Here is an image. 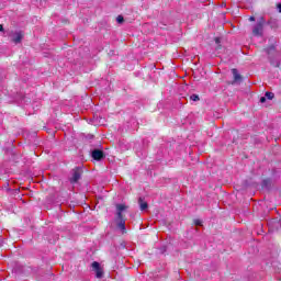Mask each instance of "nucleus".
<instances>
[{
	"label": "nucleus",
	"mask_w": 281,
	"mask_h": 281,
	"mask_svg": "<svg viewBox=\"0 0 281 281\" xmlns=\"http://www.w3.org/2000/svg\"><path fill=\"white\" fill-rule=\"evenodd\" d=\"M0 32H3V25L0 24Z\"/></svg>",
	"instance_id": "obj_17"
},
{
	"label": "nucleus",
	"mask_w": 281,
	"mask_h": 281,
	"mask_svg": "<svg viewBox=\"0 0 281 281\" xmlns=\"http://www.w3.org/2000/svg\"><path fill=\"white\" fill-rule=\"evenodd\" d=\"M216 43H218V38H216Z\"/></svg>",
	"instance_id": "obj_18"
},
{
	"label": "nucleus",
	"mask_w": 281,
	"mask_h": 281,
	"mask_svg": "<svg viewBox=\"0 0 281 281\" xmlns=\"http://www.w3.org/2000/svg\"><path fill=\"white\" fill-rule=\"evenodd\" d=\"M81 175H82V169L75 168L72 170V177L70 178V183H78V180L80 179Z\"/></svg>",
	"instance_id": "obj_4"
},
{
	"label": "nucleus",
	"mask_w": 281,
	"mask_h": 281,
	"mask_svg": "<svg viewBox=\"0 0 281 281\" xmlns=\"http://www.w3.org/2000/svg\"><path fill=\"white\" fill-rule=\"evenodd\" d=\"M138 203H139V207H140V210H142V212H144L145 210H148V203H147V202H144V201L142 200V198H139Z\"/></svg>",
	"instance_id": "obj_7"
},
{
	"label": "nucleus",
	"mask_w": 281,
	"mask_h": 281,
	"mask_svg": "<svg viewBox=\"0 0 281 281\" xmlns=\"http://www.w3.org/2000/svg\"><path fill=\"white\" fill-rule=\"evenodd\" d=\"M116 221H117V227L119 229H122V232L126 231V221L124 220V215L122 213L126 212L128 210V206L126 204H116Z\"/></svg>",
	"instance_id": "obj_1"
},
{
	"label": "nucleus",
	"mask_w": 281,
	"mask_h": 281,
	"mask_svg": "<svg viewBox=\"0 0 281 281\" xmlns=\"http://www.w3.org/2000/svg\"><path fill=\"white\" fill-rule=\"evenodd\" d=\"M277 8L279 9V12H281V3H278Z\"/></svg>",
	"instance_id": "obj_15"
},
{
	"label": "nucleus",
	"mask_w": 281,
	"mask_h": 281,
	"mask_svg": "<svg viewBox=\"0 0 281 281\" xmlns=\"http://www.w3.org/2000/svg\"><path fill=\"white\" fill-rule=\"evenodd\" d=\"M249 21H256V18L250 16V18H249Z\"/></svg>",
	"instance_id": "obj_16"
},
{
	"label": "nucleus",
	"mask_w": 281,
	"mask_h": 281,
	"mask_svg": "<svg viewBox=\"0 0 281 281\" xmlns=\"http://www.w3.org/2000/svg\"><path fill=\"white\" fill-rule=\"evenodd\" d=\"M11 41L12 43H15V45H19L21 41H23V33L21 32H15L11 35Z\"/></svg>",
	"instance_id": "obj_6"
},
{
	"label": "nucleus",
	"mask_w": 281,
	"mask_h": 281,
	"mask_svg": "<svg viewBox=\"0 0 281 281\" xmlns=\"http://www.w3.org/2000/svg\"><path fill=\"white\" fill-rule=\"evenodd\" d=\"M232 74H233V76H234L235 82H238V80H240V74H238V69L233 68V69H232Z\"/></svg>",
	"instance_id": "obj_8"
},
{
	"label": "nucleus",
	"mask_w": 281,
	"mask_h": 281,
	"mask_svg": "<svg viewBox=\"0 0 281 281\" xmlns=\"http://www.w3.org/2000/svg\"><path fill=\"white\" fill-rule=\"evenodd\" d=\"M265 30V22H258L254 29H252V34L255 36H262V32Z\"/></svg>",
	"instance_id": "obj_3"
},
{
	"label": "nucleus",
	"mask_w": 281,
	"mask_h": 281,
	"mask_svg": "<svg viewBox=\"0 0 281 281\" xmlns=\"http://www.w3.org/2000/svg\"><path fill=\"white\" fill-rule=\"evenodd\" d=\"M194 225L201 226V225H203V222L201 220H195Z\"/></svg>",
	"instance_id": "obj_12"
},
{
	"label": "nucleus",
	"mask_w": 281,
	"mask_h": 281,
	"mask_svg": "<svg viewBox=\"0 0 281 281\" xmlns=\"http://www.w3.org/2000/svg\"><path fill=\"white\" fill-rule=\"evenodd\" d=\"M260 102H261V103L267 102V97H261V98H260Z\"/></svg>",
	"instance_id": "obj_14"
},
{
	"label": "nucleus",
	"mask_w": 281,
	"mask_h": 281,
	"mask_svg": "<svg viewBox=\"0 0 281 281\" xmlns=\"http://www.w3.org/2000/svg\"><path fill=\"white\" fill-rule=\"evenodd\" d=\"M92 270L95 272V278L100 279L103 278L104 276V270H102V268L100 267V262L94 261L91 265Z\"/></svg>",
	"instance_id": "obj_2"
},
{
	"label": "nucleus",
	"mask_w": 281,
	"mask_h": 281,
	"mask_svg": "<svg viewBox=\"0 0 281 281\" xmlns=\"http://www.w3.org/2000/svg\"><path fill=\"white\" fill-rule=\"evenodd\" d=\"M116 21H117V23H124V16L119 15V16L116 18Z\"/></svg>",
	"instance_id": "obj_11"
},
{
	"label": "nucleus",
	"mask_w": 281,
	"mask_h": 281,
	"mask_svg": "<svg viewBox=\"0 0 281 281\" xmlns=\"http://www.w3.org/2000/svg\"><path fill=\"white\" fill-rule=\"evenodd\" d=\"M92 159L95 161H101V159H104V151L100 149L92 150Z\"/></svg>",
	"instance_id": "obj_5"
},
{
	"label": "nucleus",
	"mask_w": 281,
	"mask_h": 281,
	"mask_svg": "<svg viewBox=\"0 0 281 281\" xmlns=\"http://www.w3.org/2000/svg\"><path fill=\"white\" fill-rule=\"evenodd\" d=\"M190 100H192V102H199V100H200L199 94H192L190 97Z\"/></svg>",
	"instance_id": "obj_9"
},
{
	"label": "nucleus",
	"mask_w": 281,
	"mask_h": 281,
	"mask_svg": "<svg viewBox=\"0 0 281 281\" xmlns=\"http://www.w3.org/2000/svg\"><path fill=\"white\" fill-rule=\"evenodd\" d=\"M276 50V47L274 46H271L269 49H268V54H271V52H274Z\"/></svg>",
	"instance_id": "obj_13"
},
{
	"label": "nucleus",
	"mask_w": 281,
	"mask_h": 281,
	"mask_svg": "<svg viewBox=\"0 0 281 281\" xmlns=\"http://www.w3.org/2000/svg\"><path fill=\"white\" fill-rule=\"evenodd\" d=\"M268 100H273L274 98V94L273 92H266V95H265Z\"/></svg>",
	"instance_id": "obj_10"
}]
</instances>
